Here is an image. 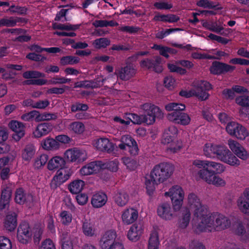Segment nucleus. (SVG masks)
Segmentation results:
<instances>
[{
    "mask_svg": "<svg viewBox=\"0 0 249 249\" xmlns=\"http://www.w3.org/2000/svg\"><path fill=\"white\" fill-rule=\"evenodd\" d=\"M186 205L185 208L193 213L192 226L196 232L221 231L231 225V221L227 217L218 213L210 212L208 207L202 204L195 194L188 195Z\"/></svg>",
    "mask_w": 249,
    "mask_h": 249,
    "instance_id": "f257e3e1",
    "label": "nucleus"
},
{
    "mask_svg": "<svg viewBox=\"0 0 249 249\" xmlns=\"http://www.w3.org/2000/svg\"><path fill=\"white\" fill-rule=\"evenodd\" d=\"M203 152L204 155L207 158H216L221 161L231 166L237 167L241 165V161L225 146L207 143L203 146Z\"/></svg>",
    "mask_w": 249,
    "mask_h": 249,
    "instance_id": "f03ea898",
    "label": "nucleus"
},
{
    "mask_svg": "<svg viewBox=\"0 0 249 249\" xmlns=\"http://www.w3.org/2000/svg\"><path fill=\"white\" fill-rule=\"evenodd\" d=\"M142 109L146 113L145 115H130L129 119L132 120L134 124L145 123L151 125L155 122L156 118L162 119L164 117V113L160 107L151 103L144 104L142 106Z\"/></svg>",
    "mask_w": 249,
    "mask_h": 249,
    "instance_id": "7ed1b4c3",
    "label": "nucleus"
},
{
    "mask_svg": "<svg viewBox=\"0 0 249 249\" xmlns=\"http://www.w3.org/2000/svg\"><path fill=\"white\" fill-rule=\"evenodd\" d=\"M192 164L199 169L196 176L201 179L211 175L222 174L226 169L225 166L221 163L207 160L196 159L193 161Z\"/></svg>",
    "mask_w": 249,
    "mask_h": 249,
    "instance_id": "20e7f679",
    "label": "nucleus"
},
{
    "mask_svg": "<svg viewBox=\"0 0 249 249\" xmlns=\"http://www.w3.org/2000/svg\"><path fill=\"white\" fill-rule=\"evenodd\" d=\"M174 167L167 162H162L154 167L150 175L156 182L162 183L172 175Z\"/></svg>",
    "mask_w": 249,
    "mask_h": 249,
    "instance_id": "39448f33",
    "label": "nucleus"
},
{
    "mask_svg": "<svg viewBox=\"0 0 249 249\" xmlns=\"http://www.w3.org/2000/svg\"><path fill=\"white\" fill-rule=\"evenodd\" d=\"M164 196L168 197L175 210H180L183 204L185 192L179 185H175L164 193Z\"/></svg>",
    "mask_w": 249,
    "mask_h": 249,
    "instance_id": "423d86ee",
    "label": "nucleus"
},
{
    "mask_svg": "<svg viewBox=\"0 0 249 249\" xmlns=\"http://www.w3.org/2000/svg\"><path fill=\"white\" fill-rule=\"evenodd\" d=\"M64 157L68 162L79 164L85 161L88 156L86 150L74 147L67 150L64 153Z\"/></svg>",
    "mask_w": 249,
    "mask_h": 249,
    "instance_id": "0eeeda50",
    "label": "nucleus"
},
{
    "mask_svg": "<svg viewBox=\"0 0 249 249\" xmlns=\"http://www.w3.org/2000/svg\"><path fill=\"white\" fill-rule=\"evenodd\" d=\"M120 143L117 145L118 148L123 151L128 150L132 156L138 155L139 148L136 141L128 135H123L119 140Z\"/></svg>",
    "mask_w": 249,
    "mask_h": 249,
    "instance_id": "6e6552de",
    "label": "nucleus"
},
{
    "mask_svg": "<svg viewBox=\"0 0 249 249\" xmlns=\"http://www.w3.org/2000/svg\"><path fill=\"white\" fill-rule=\"evenodd\" d=\"M180 210H175L174 206L168 202H164L158 206L157 214L164 220L170 221L175 217V213Z\"/></svg>",
    "mask_w": 249,
    "mask_h": 249,
    "instance_id": "1a4fd4ad",
    "label": "nucleus"
},
{
    "mask_svg": "<svg viewBox=\"0 0 249 249\" xmlns=\"http://www.w3.org/2000/svg\"><path fill=\"white\" fill-rule=\"evenodd\" d=\"M231 152L237 159L243 160H247L249 158V153L239 142L237 141L230 139L227 143Z\"/></svg>",
    "mask_w": 249,
    "mask_h": 249,
    "instance_id": "9d476101",
    "label": "nucleus"
},
{
    "mask_svg": "<svg viewBox=\"0 0 249 249\" xmlns=\"http://www.w3.org/2000/svg\"><path fill=\"white\" fill-rule=\"evenodd\" d=\"M33 233L28 223L23 222L18 229L17 238L19 242L27 244L32 240Z\"/></svg>",
    "mask_w": 249,
    "mask_h": 249,
    "instance_id": "9b49d317",
    "label": "nucleus"
},
{
    "mask_svg": "<svg viewBox=\"0 0 249 249\" xmlns=\"http://www.w3.org/2000/svg\"><path fill=\"white\" fill-rule=\"evenodd\" d=\"M144 225L142 222L133 224L127 231V237L131 241L136 242L140 240L144 232Z\"/></svg>",
    "mask_w": 249,
    "mask_h": 249,
    "instance_id": "f8f14e48",
    "label": "nucleus"
},
{
    "mask_svg": "<svg viewBox=\"0 0 249 249\" xmlns=\"http://www.w3.org/2000/svg\"><path fill=\"white\" fill-rule=\"evenodd\" d=\"M237 206L244 214L249 215V187L244 189L237 200Z\"/></svg>",
    "mask_w": 249,
    "mask_h": 249,
    "instance_id": "ddd939ff",
    "label": "nucleus"
},
{
    "mask_svg": "<svg viewBox=\"0 0 249 249\" xmlns=\"http://www.w3.org/2000/svg\"><path fill=\"white\" fill-rule=\"evenodd\" d=\"M138 215V211L136 209L133 207L127 208L122 212V221L124 225H130L137 220Z\"/></svg>",
    "mask_w": 249,
    "mask_h": 249,
    "instance_id": "4468645a",
    "label": "nucleus"
},
{
    "mask_svg": "<svg viewBox=\"0 0 249 249\" xmlns=\"http://www.w3.org/2000/svg\"><path fill=\"white\" fill-rule=\"evenodd\" d=\"M167 118L171 122L183 125H188L191 121L189 115L184 112H174L169 113Z\"/></svg>",
    "mask_w": 249,
    "mask_h": 249,
    "instance_id": "2eb2a0df",
    "label": "nucleus"
},
{
    "mask_svg": "<svg viewBox=\"0 0 249 249\" xmlns=\"http://www.w3.org/2000/svg\"><path fill=\"white\" fill-rule=\"evenodd\" d=\"M9 127L15 133L13 135V139L18 142L25 135V126L24 124L18 121L12 120L8 124Z\"/></svg>",
    "mask_w": 249,
    "mask_h": 249,
    "instance_id": "dca6fc26",
    "label": "nucleus"
},
{
    "mask_svg": "<svg viewBox=\"0 0 249 249\" xmlns=\"http://www.w3.org/2000/svg\"><path fill=\"white\" fill-rule=\"evenodd\" d=\"M104 167L103 162L100 161L91 162L83 167L80 170L82 176H88L100 172Z\"/></svg>",
    "mask_w": 249,
    "mask_h": 249,
    "instance_id": "f3484780",
    "label": "nucleus"
},
{
    "mask_svg": "<svg viewBox=\"0 0 249 249\" xmlns=\"http://www.w3.org/2000/svg\"><path fill=\"white\" fill-rule=\"evenodd\" d=\"M113 200L117 206L123 207L126 206L128 203L129 201V196L125 190L119 189L114 192L113 196Z\"/></svg>",
    "mask_w": 249,
    "mask_h": 249,
    "instance_id": "a211bd4d",
    "label": "nucleus"
},
{
    "mask_svg": "<svg viewBox=\"0 0 249 249\" xmlns=\"http://www.w3.org/2000/svg\"><path fill=\"white\" fill-rule=\"evenodd\" d=\"M117 233L114 230L106 231L100 240V245L102 249H107L117 237Z\"/></svg>",
    "mask_w": 249,
    "mask_h": 249,
    "instance_id": "6ab92c4d",
    "label": "nucleus"
},
{
    "mask_svg": "<svg viewBox=\"0 0 249 249\" xmlns=\"http://www.w3.org/2000/svg\"><path fill=\"white\" fill-rule=\"evenodd\" d=\"M94 147L101 151L110 152L114 149V145L107 138H100L93 142Z\"/></svg>",
    "mask_w": 249,
    "mask_h": 249,
    "instance_id": "aec40b11",
    "label": "nucleus"
},
{
    "mask_svg": "<svg viewBox=\"0 0 249 249\" xmlns=\"http://www.w3.org/2000/svg\"><path fill=\"white\" fill-rule=\"evenodd\" d=\"M53 130L51 124L42 123L38 124L33 131V136L36 138H40L50 133Z\"/></svg>",
    "mask_w": 249,
    "mask_h": 249,
    "instance_id": "412c9836",
    "label": "nucleus"
},
{
    "mask_svg": "<svg viewBox=\"0 0 249 249\" xmlns=\"http://www.w3.org/2000/svg\"><path fill=\"white\" fill-rule=\"evenodd\" d=\"M179 95L186 98H190L193 96H196L200 100L205 101L209 97V94L205 91L199 92L196 91L195 87L190 89H182L179 92Z\"/></svg>",
    "mask_w": 249,
    "mask_h": 249,
    "instance_id": "4be33fe9",
    "label": "nucleus"
},
{
    "mask_svg": "<svg viewBox=\"0 0 249 249\" xmlns=\"http://www.w3.org/2000/svg\"><path fill=\"white\" fill-rule=\"evenodd\" d=\"M136 73V69L131 65H127L115 71V74L123 80L130 79L135 75Z\"/></svg>",
    "mask_w": 249,
    "mask_h": 249,
    "instance_id": "5701e85b",
    "label": "nucleus"
},
{
    "mask_svg": "<svg viewBox=\"0 0 249 249\" xmlns=\"http://www.w3.org/2000/svg\"><path fill=\"white\" fill-rule=\"evenodd\" d=\"M69 170L67 168H61L59 169L53 178L52 182L56 185H60L66 182L70 178Z\"/></svg>",
    "mask_w": 249,
    "mask_h": 249,
    "instance_id": "b1692460",
    "label": "nucleus"
},
{
    "mask_svg": "<svg viewBox=\"0 0 249 249\" xmlns=\"http://www.w3.org/2000/svg\"><path fill=\"white\" fill-rule=\"evenodd\" d=\"M12 196V189L9 186H3L2 188L0 201V209L7 208Z\"/></svg>",
    "mask_w": 249,
    "mask_h": 249,
    "instance_id": "393cba45",
    "label": "nucleus"
},
{
    "mask_svg": "<svg viewBox=\"0 0 249 249\" xmlns=\"http://www.w3.org/2000/svg\"><path fill=\"white\" fill-rule=\"evenodd\" d=\"M234 233L245 241H249V223L245 225L242 223H238L234 229Z\"/></svg>",
    "mask_w": 249,
    "mask_h": 249,
    "instance_id": "a878e982",
    "label": "nucleus"
},
{
    "mask_svg": "<svg viewBox=\"0 0 249 249\" xmlns=\"http://www.w3.org/2000/svg\"><path fill=\"white\" fill-rule=\"evenodd\" d=\"M64 157L55 156L49 160L47 163V168L50 171H55L57 169L64 167L66 164Z\"/></svg>",
    "mask_w": 249,
    "mask_h": 249,
    "instance_id": "bb28decb",
    "label": "nucleus"
},
{
    "mask_svg": "<svg viewBox=\"0 0 249 249\" xmlns=\"http://www.w3.org/2000/svg\"><path fill=\"white\" fill-rule=\"evenodd\" d=\"M177 133L178 129L175 126H170L168 129L165 130L161 139V143L166 145L167 147L175 139V135Z\"/></svg>",
    "mask_w": 249,
    "mask_h": 249,
    "instance_id": "cd10ccee",
    "label": "nucleus"
},
{
    "mask_svg": "<svg viewBox=\"0 0 249 249\" xmlns=\"http://www.w3.org/2000/svg\"><path fill=\"white\" fill-rule=\"evenodd\" d=\"M160 230L154 229L150 233L147 245V249H159L160 241Z\"/></svg>",
    "mask_w": 249,
    "mask_h": 249,
    "instance_id": "c85d7f7f",
    "label": "nucleus"
},
{
    "mask_svg": "<svg viewBox=\"0 0 249 249\" xmlns=\"http://www.w3.org/2000/svg\"><path fill=\"white\" fill-rule=\"evenodd\" d=\"M4 228L9 231H12L17 226V214L15 213L11 212L7 214L3 221Z\"/></svg>",
    "mask_w": 249,
    "mask_h": 249,
    "instance_id": "c756f323",
    "label": "nucleus"
},
{
    "mask_svg": "<svg viewBox=\"0 0 249 249\" xmlns=\"http://www.w3.org/2000/svg\"><path fill=\"white\" fill-rule=\"evenodd\" d=\"M107 200V197L105 193L98 192L93 195L91 204L94 208H100L106 204Z\"/></svg>",
    "mask_w": 249,
    "mask_h": 249,
    "instance_id": "7c9ffc66",
    "label": "nucleus"
},
{
    "mask_svg": "<svg viewBox=\"0 0 249 249\" xmlns=\"http://www.w3.org/2000/svg\"><path fill=\"white\" fill-rule=\"evenodd\" d=\"M82 231L86 236L92 237L96 234V229L90 219H85L82 222Z\"/></svg>",
    "mask_w": 249,
    "mask_h": 249,
    "instance_id": "2f4dec72",
    "label": "nucleus"
},
{
    "mask_svg": "<svg viewBox=\"0 0 249 249\" xmlns=\"http://www.w3.org/2000/svg\"><path fill=\"white\" fill-rule=\"evenodd\" d=\"M156 64H153L149 59H145L141 62V66L144 69H150L153 68L154 70L157 72H160L162 71V67L160 65L161 63L160 57H157Z\"/></svg>",
    "mask_w": 249,
    "mask_h": 249,
    "instance_id": "473e14b6",
    "label": "nucleus"
},
{
    "mask_svg": "<svg viewBox=\"0 0 249 249\" xmlns=\"http://www.w3.org/2000/svg\"><path fill=\"white\" fill-rule=\"evenodd\" d=\"M15 200L17 203L23 204L26 202L33 201V198L31 195H26L22 188H18L16 191Z\"/></svg>",
    "mask_w": 249,
    "mask_h": 249,
    "instance_id": "72a5a7b5",
    "label": "nucleus"
},
{
    "mask_svg": "<svg viewBox=\"0 0 249 249\" xmlns=\"http://www.w3.org/2000/svg\"><path fill=\"white\" fill-rule=\"evenodd\" d=\"M36 148L31 144L26 145L21 152V158L23 160L29 162L34 157L36 153Z\"/></svg>",
    "mask_w": 249,
    "mask_h": 249,
    "instance_id": "f704fd0d",
    "label": "nucleus"
},
{
    "mask_svg": "<svg viewBox=\"0 0 249 249\" xmlns=\"http://www.w3.org/2000/svg\"><path fill=\"white\" fill-rule=\"evenodd\" d=\"M40 144L43 149L47 151L56 150L59 146L55 140L49 137L42 140Z\"/></svg>",
    "mask_w": 249,
    "mask_h": 249,
    "instance_id": "c9c22d12",
    "label": "nucleus"
},
{
    "mask_svg": "<svg viewBox=\"0 0 249 249\" xmlns=\"http://www.w3.org/2000/svg\"><path fill=\"white\" fill-rule=\"evenodd\" d=\"M85 185V182L81 179H75L71 181L68 186L69 191L72 194L80 193Z\"/></svg>",
    "mask_w": 249,
    "mask_h": 249,
    "instance_id": "e433bc0d",
    "label": "nucleus"
},
{
    "mask_svg": "<svg viewBox=\"0 0 249 249\" xmlns=\"http://www.w3.org/2000/svg\"><path fill=\"white\" fill-rule=\"evenodd\" d=\"M160 183L156 182L150 175H146L145 178V187L147 194L152 196L155 191L156 186Z\"/></svg>",
    "mask_w": 249,
    "mask_h": 249,
    "instance_id": "4c0bfd02",
    "label": "nucleus"
},
{
    "mask_svg": "<svg viewBox=\"0 0 249 249\" xmlns=\"http://www.w3.org/2000/svg\"><path fill=\"white\" fill-rule=\"evenodd\" d=\"M191 219V212L188 209L184 208L178 221L179 227L182 229L186 228L189 225Z\"/></svg>",
    "mask_w": 249,
    "mask_h": 249,
    "instance_id": "58836bf2",
    "label": "nucleus"
},
{
    "mask_svg": "<svg viewBox=\"0 0 249 249\" xmlns=\"http://www.w3.org/2000/svg\"><path fill=\"white\" fill-rule=\"evenodd\" d=\"M201 179L209 184L216 186L224 187L226 184V182L223 178L215 175L208 176Z\"/></svg>",
    "mask_w": 249,
    "mask_h": 249,
    "instance_id": "ea45409f",
    "label": "nucleus"
},
{
    "mask_svg": "<svg viewBox=\"0 0 249 249\" xmlns=\"http://www.w3.org/2000/svg\"><path fill=\"white\" fill-rule=\"evenodd\" d=\"M49 161V157L46 154H42L37 156L34 161L33 166L36 169L42 168Z\"/></svg>",
    "mask_w": 249,
    "mask_h": 249,
    "instance_id": "a19ab883",
    "label": "nucleus"
},
{
    "mask_svg": "<svg viewBox=\"0 0 249 249\" xmlns=\"http://www.w3.org/2000/svg\"><path fill=\"white\" fill-rule=\"evenodd\" d=\"M202 25L204 27L211 31L219 33L223 29V25L217 22L203 21Z\"/></svg>",
    "mask_w": 249,
    "mask_h": 249,
    "instance_id": "79ce46f5",
    "label": "nucleus"
},
{
    "mask_svg": "<svg viewBox=\"0 0 249 249\" xmlns=\"http://www.w3.org/2000/svg\"><path fill=\"white\" fill-rule=\"evenodd\" d=\"M69 129L72 133L75 134H81L84 132L85 127L82 123L80 122H74L70 124Z\"/></svg>",
    "mask_w": 249,
    "mask_h": 249,
    "instance_id": "37998d69",
    "label": "nucleus"
},
{
    "mask_svg": "<svg viewBox=\"0 0 249 249\" xmlns=\"http://www.w3.org/2000/svg\"><path fill=\"white\" fill-rule=\"evenodd\" d=\"M60 221L65 226L69 225L72 221V214L69 211H62L59 214Z\"/></svg>",
    "mask_w": 249,
    "mask_h": 249,
    "instance_id": "c03bdc74",
    "label": "nucleus"
},
{
    "mask_svg": "<svg viewBox=\"0 0 249 249\" xmlns=\"http://www.w3.org/2000/svg\"><path fill=\"white\" fill-rule=\"evenodd\" d=\"M183 147V143L181 140L175 138L173 141L166 147L167 151L171 153H176Z\"/></svg>",
    "mask_w": 249,
    "mask_h": 249,
    "instance_id": "a18cd8bd",
    "label": "nucleus"
},
{
    "mask_svg": "<svg viewBox=\"0 0 249 249\" xmlns=\"http://www.w3.org/2000/svg\"><path fill=\"white\" fill-rule=\"evenodd\" d=\"M241 125V124L236 122H231L228 123L226 126V131L230 135L235 137Z\"/></svg>",
    "mask_w": 249,
    "mask_h": 249,
    "instance_id": "49530a36",
    "label": "nucleus"
},
{
    "mask_svg": "<svg viewBox=\"0 0 249 249\" xmlns=\"http://www.w3.org/2000/svg\"><path fill=\"white\" fill-rule=\"evenodd\" d=\"M194 87L196 91L199 92L202 91L207 92L206 91L210 90L212 89V86L209 82L203 80L199 81L196 83Z\"/></svg>",
    "mask_w": 249,
    "mask_h": 249,
    "instance_id": "de8ad7c7",
    "label": "nucleus"
},
{
    "mask_svg": "<svg viewBox=\"0 0 249 249\" xmlns=\"http://www.w3.org/2000/svg\"><path fill=\"white\" fill-rule=\"evenodd\" d=\"M121 160L126 169L129 171H134L137 167V161L130 157H124L122 158Z\"/></svg>",
    "mask_w": 249,
    "mask_h": 249,
    "instance_id": "09e8293b",
    "label": "nucleus"
},
{
    "mask_svg": "<svg viewBox=\"0 0 249 249\" xmlns=\"http://www.w3.org/2000/svg\"><path fill=\"white\" fill-rule=\"evenodd\" d=\"M154 19L157 21L168 22L170 23L175 22L178 20V18L174 15H157L154 17Z\"/></svg>",
    "mask_w": 249,
    "mask_h": 249,
    "instance_id": "8fccbe9b",
    "label": "nucleus"
},
{
    "mask_svg": "<svg viewBox=\"0 0 249 249\" xmlns=\"http://www.w3.org/2000/svg\"><path fill=\"white\" fill-rule=\"evenodd\" d=\"M57 118L56 113H51L48 112H44L40 113L37 111V122L49 121L54 120Z\"/></svg>",
    "mask_w": 249,
    "mask_h": 249,
    "instance_id": "3c124183",
    "label": "nucleus"
},
{
    "mask_svg": "<svg viewBox=\"0 0 249 249\" xmlns=\"http://www.w3.org/2000/svg\"><path fill=\"white\" fill-rule=\"evenodd\" d=\"M186 107L182 103H170L165 106V109L168 111H175L179 112L185 110Z\"/></svg>",
    "mask_w": 249,
    "mask_h": 249,
    "instance_id": "603ef678",
    "label": "nucleus"
},
{
    "mask_svg": "<svg viewBox=\"0 0 249 249\" xmlns=\"http://www.w3.org/2000/svg\"><path fill=\"white\" fill-rule=\"evenodd\" d=\"M110 41L107 38H100L92 42L93 47L97 49L105 48L110 44Z\"/></svg>",
    "mask_w": 249,
    "mask_h": 249,
    "instance_id": "864d4df0",
    "label": "nucleus"
},
{
    "mask_svg": "<svg viewBox=\"0 0 249 249\" xmlns=\"http://www.w3.org/2000/svg\"><path fill=\"white\" fill-rule=\"evenodd\" d=\"M249 137V131L243 125H241L234 137L240 141L245 140Z\"/></svg>",
    "mask_w": 249,
    "mask_h": 249,
    "instance_id": "5fc2aeb1",
    "label": "nucleus"
},
{
    "mask_svg": "<svg viewBox=\"0 0 249 249\" xmlns=\"http://www.w3.org/2000/svg\"><path fill=\"white\" fill-rule=\"evenodd\" d=\"M19 21V18L10 17L2 18L0 20V26H6L8 27L15 26Z\"/></svg>",
    "mask_w": 249,
    "mask_h": 249,
    "instance_id": "6e6d98bb",
    "label": "nucleus"
},
{
    "mask_svg": "<svg viewBox=\"0 0 249 249\" xmlns=\"http://www.w3.org/2000/svg\"><path fill=\"white\" fill-rule=\"evenodd\" d=\"M79 59L77 57L67 56L63 57L60 59V63L62 65H73L78 63Z\"/></svg>",
    "mask_w": 249,
    "mask_h": 249,
    "instance_id": "4d7b16f0",
    "label": "nucleus"
},
{
    "mask_svg": "<svg viewBox=\"0 0 249 249\" xmlns=\"http://www.w3.org/2000/svg\"><path fill=\"white\" fill-rule=\"evenodd\" d=\"M0 249H12V243L9 238L0 236Z\"/></svg>",
    "mask_w": 249,
    "mask_h": 249,
    "instance_id": "13d9d810",
    "label": "nucleus"
},
{
    "mask_svg": "<svg viewBox=\"0 0 249 249\" xmlns=\"http://www.w3.org/2000/svg\"><path fill=\"white\" fill-rule=\"evenodd\" d=\"M106 80V79H103L101 82H100V81L99 80L98 81V82H99L98 84H94L87 81L78 82L75 83V87L78 88L82 87H91L92 88H95L101 86L103 84L104 82Z\"/></svg>",
    "mask_w": 249,
    "mask_h": 249,
    "instance_id": "bf43d9fd",
    "label": "nucleus"
},
{
    "mask_svg": "<svg viewBox=\"0 0 249 249\" xmlns=\"http://www.w3.org/2000/svg\"><path fill=\"white\" fill-rule=\"evenodd\" d=\"M23 76L25 78H37L45 77V74L38 71H27L23 73Z\"/></svg>",
    "mask_w": 249,
    "mask_h": 249,
    "instance_id": "052dcab7",
    "label": "nucleus"
},
{
    "mask_svg": "<svg viewBox=\"0 0 249 249\" xmlns=\"http://www.w3.org/2000/svg\"><path fill=\"white\" fill-rule=\"evenodd\" d=\"M70 81V79L66 78L64 77L57 75L52 78L49 81V83L53 85L63 84L69 83Z\"/></svg>",
    "mask_w": 249,
    "mask_h": 249,
    "instance_id": "680f3d73",
    "label": "nucleus"
},
{
    "mask_svg": "<svg viewBox=\"0 0 249 249\" xmlns=\"http://www.w3.org/2000/svg\"><path fill=\"white\" fill-rule=\"evenodd\" d=\"M163 83L165 88L169 90H172L176 87V80L172 76H166L164 78Z\"/></svg>",
    "mask_w": 249,
    "mask_h": 249,
    "instance_id": "e2e57ef3",
    "label": "nucleus"
},
{
    "mask_svg": "<svg viewBox=\"0 0 249 249\" xmlns=\"http://www.w3.org/2000/svg\"><path fill=\"white\" fill-rule=\"evenodd\" d=\"M103 165H104V167L102 168V169L107 168L112 172H116L118 169L119 161L115 160L106 163L103 162Z\"/></svg>",
    "mask_w": 249,
    "mask_h": 249,
    "instance_id": "0e129e2a",
    "label": "nucleus"
},
{
    "mask_svg": "<svg viewBox=\"0 0 249 249\" xmlns=\"http://www.w3.org/2000/svg\"><path fill=\"white\" fill-rule=\"evenodd\" d=\"M62 249H73L72 239L68 236H64L61 239Z\"/></svg>",
    "mask_w": 249,
    "mask_h": 249,
    "instance_id": "69168bd1",
    "label": "nucleus"
},
{
    "mask_svg": "<svg viewBox=\"0 0 249 249\" xmlns=\"http://www.w3.org/2000/svg\"><path fill=\"white\" fill-rule=\"evenodd\" d=\"M168 68L171 72H177L180 74H185L186 73L185 69L178 67L177 64L173 63L168 64Z\"/></svg>",
    "mask_w": 249,
    "mask_h": 249,
    "instance_id": "338daca9",
    "label": "nucleus"
},
{
    "mask_svg": "<svg viewBox=\"0 0 249 249\" xmlns=\"http://www.w3.org/2000/svg\"><path fill=\"white\" fill-rule=\"evenodd\" d=\"M236 103L242 107H249V96H240L235 99Z\"/></svg>",
    "mask_w": 249,
    "mask_h": 249,
    "instance_id": "774afa93",
    "label": "nucleus"
}]
</instances>
